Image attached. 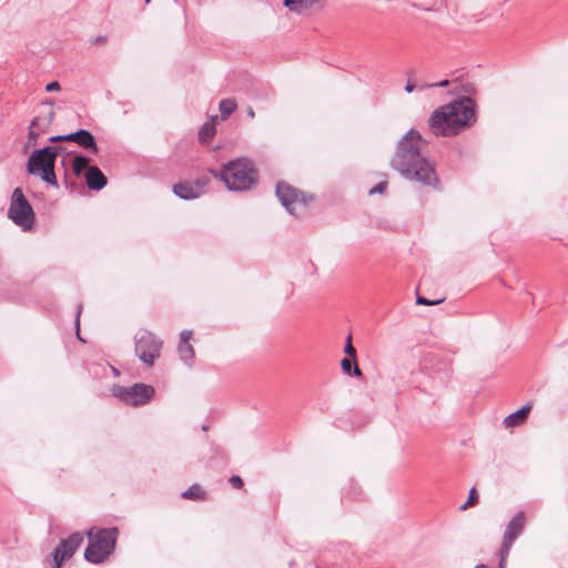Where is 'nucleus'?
Here are the masks:
<instances>
[{
  "mask_svg": "<svg viewBox=\"0 0 568 568\" xmlns=\"http://www.w3.org/2000/svg\"><path fill=\"white\" fill-rule=\"evenodd\" d=\"M422 135L409 130L398 142L390 165L404 178L415 180L427 186L436 187L439 183L435 165L420 153Z\"/></svg>",
  "mask_w": 568,
  "mask_h": 568,
  "instance_id": "f257e3e1",
  "label": "nucleus"
},
{
  "mask_svg": "<svg viewBox=\"0 0 568 568\" xmlns=\"http://www.w3.org/2000/svg\"><path fill=\"white\" fill-rule=\"evenodd\" d=\"M476 103L464 97L435 110L428 120V126L436 136L456 135L476 122Z\"/></svg>",
  "mask_w": 568,
  "mask_h": 568,
  "instance_id": "f03ea898",
  "label": "nucleus"
},
{
  "mask_svg": "<svg viewBox=\"0 0 568 568\" xmlns=\"http://www.w3.org/2000/svg\"><path fill=\"white\" fill-rule=\"evenodd\" d=\"M119 529L116 527H91L87 531L89 544L84 550V558L91 564H102L114 551Z\"/></svg>",
  "mask_w": 568,
  "mask_h": 568,
  "instance_id": "7ed1b4c3",
  "label": "nucleus"
},
{
  "mask_svg": "<svg viewBox=\"0 0 568 568\" xmlns=\"http://www.w3.org/2000/svg\"><path fill=\"white\" fill-rule=\"evenodd\" d=\"M221 180L232 191H247L257 181V172L247 159H237L223 166Z\"/></svg>",
  "mask_w": 568,
  "mask_h": 568,
  "instance_id": "20e7f679",
  "label": "nucleus"
},
{
  "mask_svg": "<svg viewBox=\"0 0 568 568\" xmlns=\"http://www.w3.org/2000/svg\"><path fill=\"white\" fill-rule=\"evenodd\" d=\"M61 151L62 148L60 146H44L42 149L34 150L29 156L27 163L28 173L39 175L43 182L58 186L54 165Z\"/></svg>",
  "mask_w": 568,
  "mask_h": 568,
  "instance_id": "39448f33",
  "label": "nucleus"
},
{
  "mask_svg": "<svg viewBox=\"0 0 568 568\" xmlns=\"http://www.w3.org/2000/svg\"><path fill=\"white\" fill-rule=\"evenodd\" d=\"M111 394L126 406L141 407L152 400L155 396V388L144 383H135L132 386L115 384L111 387Z\"/></svg>",
  "mask_w": 568,
  "mask_h": 568,
  "instance_id": "423d86ee",
  "label": "nucleus"
},
{
  "mask_svg": "<svg viewBox=\"0 0 568 568\" xmlns=\"http://www.w3.org/2000/svg\"><path fill=\"white\" fill-rule=\"evenodd\" d=\"M162 346V339L150 331L140 329L134 335V353L145 366L154 365L161 355Z\"/></svg>",
  "mask_w": 568,
  "mask_h": 568,
  "instance_id": "0eeeda50",
  "label": "nucleus"
},
{
  "mask_svg": "<svg viewBox=\"0 0 568 568\" xmlns=\"http://www.w3.org/2000/svg\"><path fill=\"white\" fill-rule=\"evenodd\" d=\"M8 217L24 231L31 230L34 224V211L20 187L12 192Z\"/></svg>",
  "mask_w": 568,
  "mask_h": 568,
  "instance_id": "6e6552de",
  "label": "nucleus"
},
{
  "mask_svg": "<svg viewBox=\"0 0 568 568\" xmlns=\"http://www.w3.org/2000/svg\"><path fill=\"white\" fill-rule=\"evenodd\" d=\"M276 195L282 205L295 216L301 215L306 210L308 203L313 201L312 195L305 196L285 182L277 183Z\"/></svg>",
  "mask_w": 568,
  "mask_h": 568,
  "instance_id": "1a4fd4ad",
  "label": "nucleus"
},
{
  "mask_svg": "<svg viewBox=\"0 0 568 568\" xmlns=\"http://www.w3.org/2000/svg\"><path fill=\"white\" fill-rule=\"evenodd\" d=\"M82 542L83 535L81 532H73L68 538L61 539L51 554L52 568H61L65 560L73 557Z\"/></svg>",
  "mask_w": 568,
  "mask_h": 568,
  "instance_id": "9d476101",
  "label": "nucleus"
},
{
  "mask_svg": "<svg viewBox=\"0 0 568 568\" xmlns=\"http://www.w3.org/2000/svg\"><path fill=\"white\" fill-rule=\"evenodd\" d=\"M525 525H526L525 513L518 511L514 516V518L509 521V524L507 525L506 530L504 532L503 544H501L504 555H509V551H510V548H511L514 541L521 534Z\"/></svg>",
  "mask_w": 568,
  "mask_h": 568,
  "instance_id": "9b49d317",
  "label": "nucleus"
},
{
  "mask_svg": "<svg viewBox=\"0 0 568 568\" xmlns=\"http://www.w3.org/2000/svg\"><path fill=\"white\" fill-rule=\"evenodd\" d=\"M54 109L51 101L42 102L39 114L36 115L30 125L36 128L38 131L45 133L54 120Z\"/></svg>",
  "mask_w": 568,
  "mask_h": 568,
  "instance_id": "f8f14e48",
  "label": "nucleus"
},
{
  "mask_svg": "<svg viewBox=\"0 0 568 568\" xmlns=\"http://www.w3.org/2000/svg\"><path fill=\"white\" fill-rule=\"evenodd\" d=\"M68 142H74L94 155L99 153V146L95 138L89 130L80 129L75 132L69 133Z\"/></svg>",
  "mask_w": 568,
  "mask_h": 568,
  "instance_id": "ddd939ff",
  "label": "nucleus"
},
{
  "mask_svg": "<svg viewBox=\"0 0 568 568\" xmlns=\"http://www.w3.org/2000/svg\"><path fill=\"white\" fill-rule=\"evenodd\" d=\"M84 178L85 183L91 191H100L108 183L106 176L98 166L88 168V170L84 172Z\"/></svg>",
  "mask_w": 568,
  "mask_h": 568,
  "instance_id": "4468645a",
  "label": "nucleus"
},
{
  "mask_svg": "<svg viewBox=\"0 0 568 568\" xmlns=\"http://www.w3.org/2000/svg\"><path fill=\"white\" fill-rule=\"evenodd\" d=\"M192 331L180 332V359L187 366H192L195 358L194 348L189 343L192 338Z\"/></svg>",
  "mask_w": 568,
  "mask_h": 568,
  "instance_id": "2eb2a0df",
  "label": "nucleus"
},
{
  "mask_svg": "<svg viewBox=\"0 0 568 568\" xmlns=\"http://www.w3.org/2000/svg\"><path fill=\"white\" fill-rule=\"evenodd\" d=\"M205 184L196 181L195 183L180 182V199L193 200L204 193Z\"/></svg>",
  "mask_w": 568,
  "mask_h": 568,
  "instance_id": "dca6fc26",
  "label": "nucleus"
},
{
  "mask_svg": "<svg viewBox=\"0 0 568 568\" xmlns=\"http://www.w3.org/2000/svg\"><path fill=\"white\" fill-rule=\"evenodd\" d=\"M530 409H531V404L528 403L525 406H523L521 408H519L518 410H516L515 413L505 417V419H504L505 427L513 428V427L523 425L526 422V419L530 413Z\"/></svg>",
  "mask_w": 568,
  "mask_h": 568,
  "instance_id": "f3484780",
  "label": "nucleus"
},
{
  "mask_svg": "<svg viewBox=\"0 0 568 568\" xmlns=\"http://www.w3.org/2000/svg\"><path fill=\"white\" fill-rule=\"evenodd\" d=\"M314 3L315 0H284L285 7H287L291 11H294L296 13H304Z\"/></svg>",
  "mask_w": 568,
  "mask_h": 568,
  "instance_id": "a211bd4d",
  "label": "nucleus"
},
{
  "mask_svg": "<svg viewBox=\"0 0 568 568\" xmlns=\"http://www.w3.org/2000/svg\"><path fill=\"white\" fill-rule=\"evenodd\" d=\"M215 134L214 122H205L199 131V140L201 143H209Z\"/></svg>",
  "mask_w": 568,
  "mask_h": 568,
  "instance_id": "6ab92c4d",
  "label": "nucleus"
},
{
  "mask_svg": "<svg viewBox=\"0 0 568 568\" xmlns=\"http://www.w3.org/2000/svg\"><path fill=\"white\" fill-rule=\"evenodd\" d=\"M181 497L191 500H202L205 498V491L200 485L194 484L187 490L183 491Z\"/></svg>",
  "mask_w": 568,
  "mask_h": 568,
  "instance_id": "aec40b11",
  "label": "nucleus"
},
{
  "mask_svg": "<svg viewBox=\"0 0 568 568\" xmlns=\"http://www.w3.org/2000/svg\"><path fill=\"white\" fill-rule=\"evenodd\" d=\"M91 159L84 155H77L72 160V169L75 173V175H81L82 172H85L88 168H91L89 165Z\"/></svg>",
  "mask_w": 568,
  "mask_h": 568,
  "instance_id": "412c9836",
  "label": "nucleus"
},
{
  "mask_svg": "<svg viewBox=\"0 0 568 568\" xmlns=\"http://www.w3.org/2000/svg\"><path fill=\"white\" fill-rule=\"evenodd\" d=\"M237 108V103L233 99H223L220 102V112L223 120L227 119Z\"/></svg>",
  "mask_w": 568,
  "mask_h": 568,
  "instance_id": "4be33fe9",
  "label": "nucleus"
},
{
  "mask_svg": "<svg viewBox=\"0 0 568 568\" xmlns=\"http://www.w3.org/2000/svg\"><path fill=\"white\" fill-rule=\"evenodd\" d=\"M42 132L38 131L36 128L29 125L28 140L26 143V149L30 146H34L37 144V139L40 136Z\"/></svg>",
  "mask_w": 568,
  "mask_h": 568,
  "instance_id": "5701e85b",
  "label": "nucleus"
},
{
  "mask_svg": "<svg viewBox=\"0 0 568 568\" xmlns=\"http://www.w3.org/2000/svg\"><path fill=\"white\" fill-rule=\"evenodd\" d=\"M478 501V495H477V491L475 488H471L470 491H469V496H468V499L466 500L465 504H463L460 506V509L462 510H465L467 509L468 507H471L474 505H476Z\"/></svg>",
  "mask_w": 568,
  "mask_h": 568,
  "instance_id": "b1692460",
  "label": "nucleus"
},
{
  "mask_svg": "<svg viewBox=\"0 0 568 568\" xmlns=\"http://www.w3.org/2000/svg\"><path fill=\"white\" fill-rule=\"evenodd\" d=\"M345 353L352 357V358H355V355H356V351L352 344V336L348 335L347 336V341H346V345H345Z\"/></svg>",
  "mask_w": 568,
  "mask_h": 568,
  "instance_id": "393cba45",
  "label": "nucleus"
},
{
  "mask_svg": "<svg viewBox=\"0 0 568 568\" xmlns=\"http://www.w3.org/2000/svg\"><path fill=\"white\" fill-rule=\"evenodd\" d=\"M341 366H342L344 374L352 375V368H353L352 359H349L347 357L343 358L341 362Z\"/></svg>",
  "mask_w": 568,
  "mask_h": 568,
  "instance_id": "a878e982",
  "label": "nucleus"
},
{
  "mask_svg": "<svg viewBox=\"0 0 568 568\" xmlns=\"http://www.w3.org/2000/svg\"><path fill=\"white\" fill-rule=\"evenodd\" d=\"M82 311V304L78 305L77 315H75V329H77V336L79 341H83L80 336V314Z\"/></svg>",
  "mask_w": 568,
  "mask_h": 568,
  "instance_id": "bb28decb",
  "label": "nucleus"
},
{
  "mask_svg": "<svg viewBox=\"0 0 568 568\" xmlns=\"http://www.w3.org/2000/svg\"><path fill=\"white\" fill-rule=\"evenodd\" d=\"M443 300L430 301L423 296H417V298H416V303L419 305H436V304H439Z\"/></svg>",
  "mask_w": 568,
  "mask_h": 568,
  "instance_id": "cd10ccee",
  "label": "nucleus"
},
{
  "mask_svg": "<svg viewBox=\"0 0 568 568\" xmlns=\"http://www.w3.org/2000/svg\"><path fill=\"white\" fill-rule=\"evenodd\" d=\"M230 483L231 485L236 488V489H240L243 487L244 483H243V479L237 476V475H233L231 478H230Z\"/></svg>",
  "mask_w": 568,
  "mask_h": 568,
  "instance_id": "c85d7f7f",
  "label": "nucleus"
},
{
  "mask_svg": "<svg viewBox=\"0 0 568 568\" xmlns=\"http://www.w3.org/2000/svg\"><path fill=\"white\" fill-rule=\"evenodd\" d=\"M386 182L377 183L373 189L369 190V194L383 193L386 189Z\"/></svg>",
  "mask_w": 568,
  "mask_h": 568,
  "instance_id": "c756f323",
  "label": "nucleus"
},
{
  "mask_svg": "<svg viewBox=\"0 0 568 568\" xmlns=\"http://www.w3.org/2000/svg\"><path fill=\"white\" fill-rule=\"evenodd\" d=\"M45 90L48 92L59 91L60 90V83L58 81L49 82L45 87Z\"/></svg>",
  "mask_w": 568,
  "mask_h": 568,
  "instance_id": "7c9ffc66",
  "label": "nucleus"
},
{
  "mask_svg": "<svg viewBox=\"0 0 568 568\" xmlns=\"http://www.w3.org/2000/svg\"><path fill=\"white\" fill-rule=\"evenodd\" d=\"M68 138H69V134H64V135H53L51 138H49V141L51 143H55V142H63V141H68Z\"/></svg>",
  "mask_w": 568,
  "mask_h": 568,
  "instance_id": "2f4dec72",
  "label": "nucleus"
},
{
  "mask_svg": "<svg viewBox=\"0 0 568 568\" xmlns=\"http://www.w3.org/2000/svg\"><path fill=\"white\" fill-rule=\"evenodd\" d=\"M105 42H106V37L105 36H98V37L92 39V43L93 44H104Z\"/></svg>",
  "mask_w": 568,
  "mask_h": 568,
  "instance_id": "473e14b6",
  "label": "nucleus"
},
{
  "mask_svg": "<svg viewBox=\"0 0 568 568\" xmlns=\"http://www.w3.org/2000/svg\"><path fill=\"white\" fill-rule=\"evenodd\" d=\"M499 556H500L499 568H505L506 558L508 555H504L503 547L500 548Z\"/></svg>",
  "mask_w": 568,
  "mask_h": 568,
  "instance_id": "72a5a7b5",
  "label": "nucleus"
},
{
  "mask_svg": "<svg viewBox=\"0 0 568 568\" xmlns=\"http://www.w3.org/2000/svg\"><path fill=\"white\" fill-rule=\"evenodd\" d=\"M352 374H353L354 376H357V377L362 376V371H361V368L357 366V364H354V366H353V368H352Z\"/></svg>",
  "mask_w": 568,
  "mask_h": 568,
  "instance_id": "f704fd0d",
  "label": "nucleus"
},
{
  "mask_svg": "<svg viewBox=\"0 0 568 568\" xmlns=\"http://www.w3.org/2000/svg\"><path fill=\"white\" fill-rule=\"evenodd\" d=\"M449 84V81L448 80H443L438 83H434V84H430L429 87H440V88H445Z\"/></svg>",
  "mask_w": 568,
  "mask_h": 568,
  "instance_id": "c9c22d12",
  "label": "nucleus"
},
{
  "mask_svg": "<svg viewBox=\"0 0 568 568\" xmlns=\"http://www.w3.org/2000/svg\"><path fill=\"white\" fill-rule=\"evenodd\" d=\"M414 89H415V85L410 81H408V83L405 87V91L407 93H412L414 91Z\"/></svg>",
  "mask_w": 568,
  "mask_h": 568,
  "instance_id": "e433bc0d",
  "label": "nucleus"
},
{
  "mask_svg": "<svg viewBox=\"0 0 568 568\" xmlns=\"http://www.w3.org/2000/svg\"><path fill=\"white\" fill-rule=\"evenodd\" d=\"M178 191H179V187H178V182H176V183L172 184V192L174 195H178Z\"/></svg>",
  "mask_w": 568,
  "mask_h": 568,
  "instance_id": "4c0bfd02",
  "label": "nucleus"
},
{
  "mask_svg": "<svg viewBox=\"0 0 568 568\" xmlns=\"http://www.w3.org/2000/svg\"><path fill=\"white\" fill-rule=\"evenodd\" d=\"M112 373L115 377L120 376V371L113 366H111Z\"/></svg>",
  "mask_w": 568,
  "mask_h": 568,
  "instance_id": "58836bf2",
  "label": "nucleus"
},
{
  "mask_svg": "<svg viewBox=\"0 0 568 568\" xmlns=\"http://www.w3.org/2000/svg\"><path fill=\"white\" fill-rule=\"evenodd\" d=\"M247 115H248L251 119H253V118L255 116V113H254V111H253V109H252V108H248V109H247Z\"/></svg>",
  "mask_w": 568,
  "mask_h": 568,
  "instance_id": "ea45409f",
  "label": "nucleus"
},
{
  "mask_svg": "<svg viewBox=\"0 0 568 568\" xmlns=\"http://www.w3.org/2000/svg\"><path fill=\"white\" fill-rule=\"evenodd\" d=\"M475 568H488L486 565H477Z\"/></svg>",
  "mask_w": 568,
  "mask_h": 568,
  "instance_id": "a19ab883",
  "label": "nucleus"
},
{
  "mask_svg": "<svg viewBox=\"0 0 568 568\" xmlns=\"http://www.w3.org/2000/svg\"><path fill=\"white\" fill-rule=\"evenodd\" d=\"M145 4H149L151 2V0H144Z\"/></svg>",
  "mask_w": 568,
  "mask_h": 568,
  "instance_id": "79ce46f5",
  "label": "nucleus"
}]
</instances>
